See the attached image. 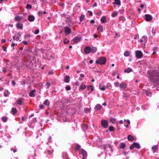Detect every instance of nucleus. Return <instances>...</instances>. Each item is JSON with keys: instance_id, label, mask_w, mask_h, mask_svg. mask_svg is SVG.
Instances as JSON below:
<instances>
[{"instance_id": "21", "label": "nucleus", "mask_w": 159, "mask_h": 159, "mask_svg": "<svg viewBox=\"0 0 159 159\" xmlns=\"http://www.w3.org/2000/svg\"><path fill=\"white\" fill-rule=\"evenodd\" d=\"M133 145L134 146V148L139 149L140 148V146L139 144V143H134Z\"/></svg>"}, {"instance_id": "47", "label": "nucleus", "mask_w": 159, "mask_h": 159, "mask_svg": "<svg viewBox=\"0 0 159 159\" xmlns=\"http://www.w3.org/2000/svg\"><path fill=\"white\" fill-rule=\"evenodd\" d=\"M106 144L102 145H100V148L102 149H104L105 150H106Z\"/></svg>"}, {"instance_id": "26", "label": "nucleus", "mask_w": 159, "mask_h": 159, "mask_svg": "<svg viewBox=\"0 0 159 159\" xmlns=\"http://www.w3.org/2000/svg\"><path fill=\"white\" fill-rule=\"evenodd\" d=\"M126 146V144L125 143H120L119 148L120 149H124Z\"/></svg>"}, {"instance_id": "25", "label": "nucleus", "mask_w": 159, "mask_h": 159, "mask_svg": "<svg viewBox=\"0 0 159 159\" xmlns=\"http://www.w3.org/2000/svg\"><path fill=\"white\" fill-rule=\"evenodd\" d=\"M115 2L113 3V4H116L118 6H120L121 5V2L120 0H114Z\"/></svg>"}, {"instance_id": "28", "label": "nucleus", "mask_w": 159, "mask_h": 159, "mask_svg": "<svg viewBox=\"0 0 159 159\" xmlns=\"http://www.w3.org/2000/svg\"><path fill=\"white\" fill-rule=\"evenodd\" d=\"M22 19V18L19 16H17L14 18V20L16 21H18V22H19Z\"/></svg>"}, {"instance_id": "5", "label": "nucleus", "mask_w": 159, "mask_h": 159, "mask_svg": "<svg viewBox=\"0 0 159 159\" xmlns=\"http://www.w3.org/2000/svg\"><path fill=\"white\" fill-rule=\"evenodd\" d=\"M136 57L137 58L140 59L143 57V54L142 52L139 50L135 52Z\"/></svg>"}, {"instance_id": "11", "label": "nucleus", "mask_w": 159, "mask_h": 159, "mask_svg": "<svg viewBox=\"0 0 159 159\" xmlns=\"http://www.w3.org/2000/svg\"><path fill=\"white\" fill-rule=\"evenodd\" d=\"M71 32L70 29L68 26L66 27L65 29V32L66 35L70 34Z\"/></svg>"}, {"instance_id": "62", "label": "nucleus", "mask_w": 159, "mask_h": 159, "mask_svg": "<svg viewBox=\"0 0 159 159\" xmlns=\"http://www.w3.org/2000/svg\"><path fill=\"white\" fill-rule=\"evenodd\" d=\"M44 108V107L43 105L41 104V105H40L39 108L40 109H43Z\"/></svg>"}, {"instance_id": "33", "label": "nucleus", "mask_w": 159, "mask_h": 159, "mask_svg": "<svg viewBox=\"0 0 159 159\" xmlns=\"http://www.w3.org/2000/svg\"><path fill=\"white\" fill-rule=\"evenodd\" d=\"M8 119V118L6 116H3L1 118V120L4 122H6Z\"/></svg>"}, {"instance_id": "34", "label": "nucleus", "mask_w": 159, "mask_h": 159, "mask_svg": "<svg viewBox=\"0 0 159 159\" xmlns=\"http://www.w3.org/2000/svg\"><path fill=\"white\" fill-rule=\"evenodd\" d=\"M111 83H108L107 84L106 87V89H110L111 88Z\"/></svg>"}, {"instance_id": "19", "label": "nucleus", "mask_w": 159, "mask_h": 159, "mask_svg": "<svg viewBox=\"0 0 159 159\" xmlns=\"http://www.w3.org/2000/svg\"><path fill=\"white\" fill-rule=\"evenodd\" d=\"M70 80V77L68 75L66 76L64 79V81L65 82L68 83L69 82Z\"/></svg>"}, {"instance_id": "63", "label": "nucleus", "mask_w": 159, "mask_h": 159, "mask_svg": "<svg viewBox=\"0 0 159 159\" xmlns=\"http://www.w3.org/2000/svg\"><path fill=\"white\" fill-rule=\"evenodd\" d=\"M22 43L25 45H26L28 44V43L26 41H23Z\"/></svg>"}, {"instance_id": "20", "label": "nucleus", "mask_w": 159, "mask_h": 159, "mask_svg": "<svg viewBox=\"0 0 159 159\" xmlns=\"http://www.w3.org/2000/svg\"><path fill=\"white\" fill-rule=\"evenodd\" d=\"M158 149V147L157 145H154L152 148V150L154 153H155Z\"/></svg>"}, {"instance_id": "18", "label": "nucleus", "mask_w": 159, "mask_h": 159, "mask_svg": "<svg viewBox=\"0 0 159 159\" xmlns=\"http://www.w3.org/2000/svg\"><path fill=\"white\" fill-rule=\"evenodd\" d=\"M110 121L113 124H118V121H117L115 118H110Z\"/></svg>"}, {"instance_id": "10", "label": "nucleus", "mask_w": 159, "mask_h": 159, "mask_svg": "<svg viewBox=\"0 0 159 159\" xmlns=\"http://www.w3.org/2000/svg\"><path fill=\"white\" fill-rule=\"evenodd\" d=\"M145 20L147 21H150L152 19V16L149 14H146L145 15Z\"/></svg>"}, {"instance_id": "32", "label": "nucleus", "mask_w": 159, "mask_h": 159, "mask_svg": "<svg viewBox=\"0 0 159 159\" xmlns=\"http://www.w3.org/2000/svg\"><path fill=\"white\" fill-rule=\"evenodd\" d=\"M102 107L101 105L100 104H97L95 107V109L96 110H99Z\"/></svg>"}, {"instance_id": "64", "label": "nucleus", "mask_w": 159, "mask_h": 159, "mask_svg": "<svg viewBox=\"0 0 159 159\" xmlns=\"http://www.w3.org/2000/svg\"><path fill=\"white\" fill-rule=\"evenodd\" d=\"M75 85L76 86H78L80 85V83L78 81L76 82L75 83Z\"/></svg>"}, {"instance_id": "30", "label": "nucleus", "mask_w": 159, "mask_h": 159, "mask_svg": "<svg viewBox=\"0 0 159 159\" xmlns=\"http://www.w3.org/2000/svg\"><path fill=\"white\" fill-rule=\"evenodd\" d=\"M100 20L102 23H105L106 22V17L104 16H102Z\"/></svg>"}, {"instance_id": "29", "label": "nucleus", "mask_w": 159, "mask_h": 159, "mask_svg": "<svg viewBox=\"0 0 159 159\" xmlns=\"http://www.w3.org/2000/svg\"><path fill=\"white\" fill-rule=\"evenodd\" d=\"M88 125L86 124H83L82 127V128L83 130L84 131H85L87 129H88Z\"/></svg>"}, {"instance_id": "51", "label": "nucleus", "mask_w": 159, "mask_h": 159, "mask_svg": "<svg viewBox=\"0 0 159 159\" xmlns=\"http://www.w3.org/2000/svg\"><path fill=\"white\" fill-rule=\"evenodd\" d=\"M114 129V127L112 126H110L109 127V130L110 131H113Z\"/></svg>"}, {"instance_id": "55", "label": "nucleus", "mask_w": 159, "mask_h": 159, "mask_svg": "<svg viewBox=\"0 0 159 159\" xmlns=\"http://www.w3.org/2000/svg\"><path fill=\"white\" fill-rule=\"evenodd\" d=\"M17 45V44H16L15 43H13L11 45V47H13V49H14V47L15 46H16Z\"/></svg>"}, {"instance_id": "17", "label": "nucleus", "mask_w": 159, "mask_h": 159, "mask_svg": "<svg viewBox=\"0 0 159 159\" xmlns=\"http://www.w3.org/2000/svg\"><path fill=\"white\" fill-rule=\"evenodd\" d=\"M17 111V110L16 108L12 107L11 109V113L13 115L16 114Z\"/></svg>"}, {"instance_id": "48", "label": "nucleus", "mask_w": 159, "mask_h": 159, "mask_svg": "<svg viewBox=\"0 0 159 159\" xmlns=\"http://www.w3.org/2000/svg\"><path fill=\"white\" fill-rule=\"evenodd\" d=\"M80 87L81 89L84 90L85 89L86 86L85 85H83L82 84L80 85Z\"/></svg>"}, {"instance_id": "59", "label": "nucleus", "mask_w": 159, "mask_h": 159, "mask_svg": "<svg viewBox=\"0 0 159 159\" xmlns=\"http://www.w3.org/2000/svg\"><path fill=\"white\" fill-rule=\"evenodd\" d=\"M88 12L89 14V15L90 16H92L93 15L92 12L91 11H88Z\"/></svg>"}, {"instance_id": "4", "label": "nucleus", "mask_w": 159, "mask_h": 159, "mask_svg": "<svg viewBox=\"0 0 159 159\" xmlns=\"http://www.w3.org/2000/svg\"><path fill=\"white\" fill-rule=\"evenodd\" d=\"M101 124L103 127L104 128H107L108 126V121L105 120H101Z\"/></svg>"}, {"instance_id": "61", "label": "nucleus", "mask_w": 159, "mask_h": 159, "mask_svg": "<svg viewBox=\"0 0 159 159\" xmlns=\"http://www.w3.org/2000/svg\"><path fill=\"white\" fill-rule=\"evenodd\" d=\"M2 49H3V50L4 51L6 52H7V48H6V47H5L4 46H2Z\"/></svg>"}, {"instance_id": "35", "label": "nucleus", "mask_w": 159, "mask_h": 159, "mask_svg": "<svg viewBox=\"0 0 159 159\" xmlns=\"http://www.w3.org/2000/svg\"><path fill=\"white\" fill-rule=\"evenodd\" d=\"M10 94V93L8 91V90L5 91L4 93V95L5 97H7Z\"/></svg>"}, {"instance_id": "27", "label": "nucleus", "mask_w": 159, "mask_h": 159, "mask_svg": "<svg viewBox=\"0 0 159 159\" xmlns=\"http://www.w3.org/2000/svg\"><path fill=\"white\" fill-rule=\"evenodd\" d=\"M97 30L99 32H102L103 31V27L102 25H99L97 28Z\"/></svg>"}, {"instance_id": "23", "label": "nucleus", "mask_w": 159, "mask_h": 159, "mask_svg": "<svg viewBox=\"0 0 159 159\" xmlns=\"http://www.w3.org/2000/svg\"><path fill=\"white\" fill-rule=\"evenodd\" d=\"M132 71V70L131 68L128 67L124 70V72L125 73H129Z\"/></svg>"}, {"instance_id": "1", "label": "nucleus", "mask_w": 159, "mask_h": 159, "mask_svg": "<svg viewBox=\"0 0 159 159\" xmlns=\"http://www.w3.org/2000/svg\"><path fill=\"white\" fill-rule=\"evenodd\" d=\"M148 73L151 82L155 83L157 86H159V80L156 78L159 76V73L155 70H148Z\"/></svg>"}, {"instance_id": "44", "label": "nucleus", "mask_w": 159, "mask_h": 159, "mask_svg": "<svg viewBox=\"0 0 159 159\" xmlns=\"http://www.w3.org/2000/svg\"><path fill=\"white\" fill-rule=\"evenodd\" d=\"M153 49L154 52H153L152 54L153 55H155L156 54L157 51V47H154L153 48Z\"/></svg>"}, {"instance_id": "31", "label": "nucleus", "mask_w": 159, "mask_h": 159, "mask_svg": "<svg viewBox=\"0 0 159 159\" xmlns=\"http://www.w3.org/2000/svg\"><path fill=\"white\" fill-rule=\"evenodd\" d=\"M63 157L64 159H69L68 155L65 152H63Z\"/></svg>"}, {"instance_id": "24", "label": "nucleus", "mask_w": 159, "mask_h": 159, "mask_svg": "<svg viewBox=\"0 0 159 159\" xmlns=\"http://www.w3.org/2000/svg\"><path fill=\"white\" fill-rule=\"evenodd\" d=\"M36 156L35 153L34 152L33 154H32L31 155L29 156L28 158V159H36L35 157Z\"/></svg>"}, {"instance_id": "58", "label": "nucleus", "mask_w": 159, "mask_h": 159, "mask_svg": "<svg viewBox=\"0 0 159 159\" xmlns=\"http://www.w3.org/2000/svg\"><path fill=\"white\" fill-rule=\"evenodd\" d=\"M128 96V95L127 93H124L123 97L124 98H127Z\"/></svg>"}, {"instance_id": "45", "label": "nucleus", "mask_w": 159, "mask_h": 159, "mask_svg": "<svg viewBox=\"0 0 159 159\" xmlns=\"http://www.w3.org/2000/svg\"><path fill=\"white\" fill-rule=\"evenodd\" d=\"M32 8V6L31 5L29 4H27L26 6V8L27 9H30Z\"/></svg>"}, {"instance_id": "39", "label": "nucleus", "mask_w": 159, "mask_h": 159, "mask_svg": "<svg viewBox=\"0 0 159 159\" xmlns=\"http://www.w3.org/2000/svg\"><path fill=\"white\" fill-rule=\"evenodd\" d=\"M134 138L133 137L130 135H129L128 136V140L132 141L134 140Z\"/></svg>"}, {"instance_id": "12", "label": "nucleus", "mask_w": 159, "mask_h": 159, "mask_svg": "<svg viewBox=\"0 0 159 159\" xmlns=\"http://www.w3.org/2000/svg\"><path fill=\"white\" fill-rule=\"evenodd\" d=\"M81 40V38L78 37H75L72 40L74 43H78L80 42Z\"/></svg>"}, {"instance_id": "2", "label": "nucleus", "mask_w": 159, "mask_h": 159, "mask_svg": "<svg viewBox=\"0 0 159 159\" xmlns=\"http://www.w3.org/2000/svg\"><path fill=\"white\" fill-rule=\"evenodd\" d=\"M87 156V152L84 149H81L79 151L78 156L79 159H85Z\"/></svg>"}, {"instance_id": "52", "label": "nucleus", "mask_w": 159, "mask_h": 159, "mask_svg": "<svg viewBox=\"0 0 159 159\" xmlns=\"http://www.w3.org/2000/svg\"><path fill=\"white\" fill-rule=\"evenodd\" d=\"M66 89L67 91L70 90L71 89V87L70 86L67 85L66 87Z\"/></svg>"}, {"instance_id": "37", "label": "nucleus", "mask_w": 159, "mask_h": 159, "mask_svg": "<svg viewBox=\"0 0 159 159\" xmlns=\"http://www.w3.org/2000/svg\"><path fill=\"white\" fill-rule=\"evenodd\" d=\"M43 104L44 105H49L50 104V102L49 100L48 99H47L45 101H44Z\"/></svg>"}, {"instance_id": "7", "label": "nucleus", "mask_w": 159, "mask_h": 159, "mask_svg": "<svg viewBox=\"0 0 159 159\" xmlns=\"http://www.w3.org/2000/svg\"><path fill=\"white\" fill-rule=\"evenodd\" d=\"M99 89L101 90L104 91L106 89V86L103 83H101L99 85Z\"/></svg>"}, {"instance_id": "9", "label": "nucleus", "mask_w": 159, "mask_h": 159, "mask_svg": "<svg viewBox=\"0 0 159 159\" xmlns=\"http://www.w3.org/2000/svg\"><path fill=\"white\" fill-rule=\"evenodd\" d=\"M22 34V33L19 32L18 33H16L14 35V36L16 38V41H17L20 40V37Z\"/></svg>"}, {"instance_id": "36", "label": "nucleus", "mask_w": 159, "mask_h": 159, "mask_svg": "<svg viewBox=\"0 0 159 159\" xmlns=\"http://www.w3.org/2000/svg\"><path fill=\"white\" fill-rule=\"evenodd\" d=\"M85 18V15H81L80 17V20L81 22L83 21Z\"/></svg>"}, {"instance_id": "57", "label": "nucleus", "mask_w": 159, "mask_h": 159, "mask_svg": "<svg viewBox=\"0 0 159 159\" xmlns=\"http://www.w3.org/2000/svg\"><path fill=\"white\" fill-rule=\"evenodd\" d=\"M115 85L116 87H120V84L119 82H117L115 83Z\"/></svg>"}, {"instance_id": "56", "label": "nucleus", "mask_w": 159, "mask_h": 159, "mask_svg": "<svg viewBox=\"0 0 159 159\" xmlns=\"http://www.w3.org/2000/svg\"><path fill=\"white\" fill-rule=\"evenodd\" d=\"M39 30L37 29L35 31L34 33L35 34H39Z\"/></svg>"}, {"instance_id": "38", "label": "nucleus", "mask_w": 159, "mask_h": 159, "mask_svg": "<svg viewBox=\"0 0 159 159\" xmlns=\"http://www.w3.org/2000/svg\"><path fill=\"white\" fill-rule=\"evenodd\" d=\"M146 37L143 36L142 38L139 41V42L140 43H142L144 41V40H145Z\"/></svg>"}, {"instance_id": "46", "label": "nucleus", "mask_w": 159, "mask_h": 159, "mask_svg": "<svg viewBox=\"0 0 159 159\" xmlns=\"http://www.w3.org/2000/svg\"><path fill=\"white\" fill-rule=\"evenodd\" d=\"M80 148H81L79 144H78L76 146L75 148V150H76V151H78V150H79L80 149Z\"/></svg>"}, {"instance_id": "3", "label": "nucleus", "mask_w": 159, "mask_h": 159, "mask_svg": "<svg viewBox=\"0 0 159 159\" xmlns=\"http://www.w3.org/2000/svg\"><path fill=\"white\" fill-rule=\"evenodd\" d=\"M106 58L104 57H102L100 58L98 60H96V63L101 65H104L106 63Z\"/></svg>"}, {"instance_id": "54", "label": "nucleus", "mask_w": 159, "mask_h": 159, "mask_svg": "<svg viewBox=\"0 0 159 159\" xmlns=\"http://www.w3.org/2000/svg\"><path fill=\"white\" fill-rule=\"evenodd\" d=\"M48 73L49 75H53L54 74V72L52 70H50L49 71Z\"/></svg>"}, {"instance_id": "15", "label": "nucleus", "mask_w": 159, "mask_h": 159, "mask_svg": "<svg viewBox=\"0 0 159 159\" xmlns=\"http://www.w3.org/2000/svg\"><path fill=\"white\" fill-rule=\"evenodd\" d=\"M120 87L121 89H125L127 87V84L124 82H122L120 84Z\"/></svg>"}, {"instance_id": "22", "label": "nucleus", "mask_w": 159, "mask_h": 159, "mask_svg": "<svg viewBox=\"0 0 159 159\" xmlns=\"http://www.w3.org/2000/svg\"><path fill=\"white\" fill-rule=\"evenodd\" d=\"M91 52L92 53H95L97 50V47H92L91 48Z\"/></svg>"}, {"instance_id": "13", "label": "nucleus", "mask_w": 159, "mask_h": 159, "mask_svg": "<svg viewBox=\"0 0 159 159\" xmlns=\"http://www.w3.org/2000/svg\"><path fill=\"white\" fill-rule=\"evenodd\" d=\"M16 27L19 29L22 30L23 28V24L18 22L16 24Z\"/></svg>"}, {"instance_id": "43", "label": "nucleus", "mask_w": 159, "mask_h": 159, "mask_svg": "<svg viewBox=\"0 0 159 159\" xmlns=\"http://www.w3.org/2000/svg\"><path fill=\"white\" fill-rule=\"evenodd\" d=\"M64 43L65 44H68L69 42V40L67 38H65L64 40Z\"/></svg>"}, {"instance_id": "42", "label": "nucleus", "mask_w": 159, "mask_h": 159, "mask_svg": "<svg viewBox=\"0 0 159 159\" xmlns=\"http://www.w3.org/2000/svg\"><path fill=\"white\" fill-rule=\"evenodd\" d=\"M87 88L88 89V90H90L91 91H92L94 90L93 86L91 85L88 86Z\"/></svg>"}, {"instance_id": "53", "label": "nucleus", "mask_w": 159, "mask_h": 159, "mask_svg": "<svg viewBox=\"0 0 159 159\" xmlns=\"http://www.w3.org/2000/svg\"><path fill=\"white\" fill-rule=\"evenodd\" d=\"M134 148V146L133 145V143L130 146L129 148L130 150H133Z\"/></svg>"}, {"instance_id": "50", "label": "nucleus", "mask_w": 159, "mask_h": 159, "mask_svg": "<svg viewBox=\"0 0 159 159\" xmlns=\"http://www.w3.org/2000/svg\"><path fill=\"white\" fill-rule=\"evenodd\" d=\"M146 94L148 96H151L152 95V93L149 91H147L146 92Z\"/></svg>"}, {"instance_id": "6", "label": "nucleus", "mask_w": 159, "mask_h": 159, "mask_svg": "<svg viewBox=\"0 0 159 159\" xmlns=\"http://www.w3.org/2000/svg\"><path fill=\"white\" fill-rule=\"evenodd\" d=\"M23 98H19L16 101V103L19 105H22L23 104Z\"/></svg>"}, {"instance_id": "14", "label": "nucleus", "mask_w": 159, "mask_h": 159, "mask_svg": "<svg viewBox=\"0 0 159 159\" xmlns=\"http://www.w3.org/2000/svg\"><path fill=\"white\" fill-rule=\"evenodd\" d=\"M28 20L30 22H33L35 20V17L33 15H29L28 16Z\"/></svg>"}, {"instance_id": "40", "label": "nucleus", "mask_w": 159, "mask_h": 159, "mask_svg": "<svg viewBox=\"0 0 159 159\" xmlns=\"http://www.w3.org/2000/svg\"><path fill=\"white\" fill-rule=\"evenodd\" d=\"M130 55V52L129 51H126L124 53V55L125 57H128Z\"/></svg>"}, {"instance_id": "41", "label": "nucleus", "mask_w": 159, "mask_h": 159, "mask_svg": "<svg viewBox=\"0 0 159 159\" xmlns=\"http://www.w3.org/2000/svg\"><path fill=\"white\" fill-rule=\"evenodd\" d=\"M118 15V12L116 11H115L111 14V16L113 17H115Z\"/></svg>"}, {"instance_id": "16", "label": "nucleus", "mask_w": 159, "mask_h": 159, "mask_svg": "<svg viewBox=\"0 0 159 159\" xmlns=\"http://www.w3.org/2000/svg\"><path fill=\"white\" fill-rule=\"evenodd\" d=\"M36 92V90H32L29 93V96L30 97H34L35 95L34 93Z\"/></svg>"}, {"instance_id": "8", "label": "nucleus", "mask_w": 159, "mask_h": 159, "mask_svg": "<svg viewBox=\"0 0 159 159\" xmlns=\"http://www.w3.org/2000/svg\"><path fill=\"white\" fill-rule=\"evenodd\" d=\"M84 52L86 54H88L91 52V47L89 46H87L84 49Z\"/></svg>"}, {"instance_id": "60", "label": "nucleus", "mask_w": 159, "mask_h": 159, "mask_svg": "<svg viewBox=\"0 0 159 159\" xmlns=\"http://www.w3.org/2000/svg\"><path fill=\"white\" fill-rule=\"evenodd\" d=\"M84 111L85 112L87 113L89 111V110L88 108H86L84 109Z\"/></svg>"}, {"instance_id": "49", "label": "nucleus", "mask_w": 159, "mask_h": 159, "mask_svg": "<svg viewBox=\"0 0 159 159\" xmlns=\"http://www.w3.org/2000/svg\"><path fill=\"white\" fill-rule=\"evenodd\" d=\"M46 85L47 86V89H49L51 86V84L49 82H47L46 83Z\"/></svg>"}]
</instances>
